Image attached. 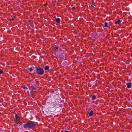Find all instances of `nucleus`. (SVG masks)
Listing matches in <instances>:
<instances>
[{"label": "nucleus", "mask_w": 132, "mask_h": 132, "mask_svg": "<svg viewBox=\"0 0 132 132\" xmlns=\"http://www.w3.org/2000/svg\"><path fill=\"white\" fill-rule=\"evenodd\" d=\"M34 92V90H32L31 92H30V93H31L32 92Z\"/></svg>", "instance_id": "aec40b11"}, {"label": "nucleus", "mask_w": 132, "mask_h": 132, "mask_svg": "<svg viewBox=\"0 0 132 132\" xmlns=\"http://www.w3.org/2000/svg\"><path fill=\"white\" fill-rule=\"evenodd\" d=\"M96 98V96L94 95H93L92 97V99L93 100H95Z\"/></svg>", "instance_id": "4468645a"}, {"label": "nucleus", "mask_w": 132, "mask_h": 132, "mask_svg": "<svg viewBox=\"0 0 132 132\" xmlns=\"http://www.w3.org/2000/svg\"><path fill=\"white\" fill-rule=\"evenodd\" d=\"M12 20H14V19H13V18H12Z\"/></svg>", "instance_id": "4be33fe9"}, {"label": "nucleus", "mask_w": 132, "mask_h": 132, "mask_svg": "<svg viewBox=\"0 0 132 132\" xmlns=\"http://www.w3.org/2000/svg\"><path fill=\"white\" fill-rule=\"evenodd\" d=\"M36 72L38 75H42L44 73V70L40 67L36 68Z\"/></svg>", "instance_id": "f03ea898"}, {"label": "nucleus", "mask_w": 132, "mask_h": 132, "mask_svg": "<svg viewBox=\"0 0 132 132\" xmlns=\"http://www.w3.org/2000/svg\"><path fill=\"white\" fill-rule=\"evenodd\" d=\"M59 57H60V58L61 59H63V57L62 56V55H60V56H59Z\"/></svg>", "instance_id": "dca6fc26"}, {"label": "nucleus", "mask_w": 132, "mask_h": 132, "mask_svg": "<svg viewBox=\"0 0 132 132\" xmlns=\"http://www.w3.org/2000/svg\"><path fill=\"white\" fill-rule=\"evenodd\" d=\"M31 85V87H33V86H34L36 85V84L35 83H32Z\"/></svg>", "instance_id": "2eb2a0df"}, {"label": "nucleus", "mask_w": 132, "mask_h": 132, "mask_svg": "<svg viewBox=\"0 0 132 132\" xmlns=\"http://www.w3.org/2000/svg\"><path fill=\"white\" fill-rule=\"evenodd\" d=\"M72 9H75V7H72Z\"/></svg>", "instance_id": "6ab92c4d"}, {"label": "nucleus", "mask_w": 132, "mask_h": 132, "mask_svg": "<svg viewBox=\"0 0 132 132\" xmlns=\"http://www.w3.org/2000/svg\"><path fill=\"white\" fill-rule=\"evenodd\" d=\"M55 48L56 51L59 52L62 51V49L59 46H55Z\"/></svg>", "instance_id": "7ed1b4c3"}, {"label": "nucleus", "mask_w": 132, "mask_h": 132, "mask_svg": "<svg viewBox=\"0 0 132 132\" xmlns=\"http://www.w3.org/2000/svg\"><path fill=\"white\" fill-rule=\"evenodd\" d=\"M50 68L49 66L48 65H46L45 66L44 69L45 70H48Z\"/></svg>", "instance_id": "0eeeda50"}, {"label": "nucleus", "mask_w": 132, "mask_h": 132, "mask_svg": "<svg viewBox=\"0 0 132 132\" xmlns=\"http://www.w3.org/2000/svg\"><path fill=\"white\" fill-rule=\"evenodd\" d=\"M15 121L16 123L18 124H20L21 123V122L19 120H16Z\"/></svg>", "instance_id": "423d86ee"}, {"label": "nucleus", "mask_w": 132, "mask_h": 132, "mask_svg": "<svg viewBox=\"0 0 132 132\" xmlns=\"http://www.w3.org/2000/svg\"><path fill=\"white\" fill-rule=\"evenodd\" d=\"M93 112L92 111H90V112L88 113L90 117H92L93 116Z\"/></svg>", "instance_id": "1a4fd4ad"}, {"label": "nucleus", "mask_w": 132, "mask_h": 132, "mask_svg": "<svg viewBox=\"0 0 132 132\" xmlns=\"http://www.w3.org/2000/svg\"><path fill=\"white\" fill-rule=\"evenodd\" d=\"M15 118L16 119V120H19L20 119V117L16 114L15 115Z\"/></svg>", "instance_id": "9d476101"}, {"label": "nucleus", "mask_w": 132, "mask_h": 132, "mask_svg": "<svg viewBox=\"0 0 132 132\" xmlns=\"http://www.w3.org/2000/svg\"><path fill=\"white\" fill-rule=\"evenodd\" d=\"M56 21L57 23H59L60 21V19L59 18H57L56 19Z\"/></svg>", "instance_id": "9b49d317"}, {"label": "nucleus", "mask_w": 132, "mask_h": 132, "mask_svg": "<svg viewBox=\"0 0 132 132\" xmlns=\"http://www.w3.org/2000/svg\"><path fill=\"white\" fill-rule=\"evenodd\" d=\"M24 127L26 129H34L35 127V122L31 120L28 121L26 123L23 124Z\"/></svg>", "instance_id": "f257e3e1"}, {"label": "nucleus", "mask_w": 132, "mask_h": 132, "mask_svg": "<svg viewBox=\"0 0 132 132\" xmlns=\"http://www.w3.org/2000/svg\"><path fill=\"white\" fill-rule=\"evenodd\" d=\"M108 23L107 22H105L104 23V25L103 26V27H108L109 26L108 25Z\"/></svg>", "instance_id": "f8f14e48"}, {"label": "nucleus", "mask_w": 132, "mask_h": 132, "mask_svg": "<svg viewBox=\"0 0 132 132\" xmlns=\"http://www.w3.org/2000/svg\"><path fill=\"white\" fill-rule=\"evenodd\" d=\"M51 104L53 106H56L57 105V104L55 102H54L52 103H51Z\"/></svg>", "instance_id": "6e6552de"}, {"label": "nucleus", "mask_w": 132, "mask_h": 132, "mask_svg": "<svg viewBox=\"0 0 132 132\" xmlns=\"http://www.w3.org/2000/svg\"><path fill=\"white\" fill-rule=\"evenodd\" d=\"M29 71L30 72H31L32 71H33L34 70V69L31 67H30L29 68Z\"/></svg>", "instance_id": "ddd939ff"}, {"label": "nucleus", "mask_w": 132, "mask_h": 132, "mask_svg": "<svg viewBox=\"0 0 132 132\" xmlns=\"http://www.w3.org/2000/svg\"><path fill=\"white\" fill-rule=\"evenodd\" d=\"M91 6H92V4Z\"/></svg>", "instance_id": "b1692460"}, {"label": "nucleus", "mask_w": 132, "mask_h": 132, "mask_svg": "<svg viewBox=\"0 0 132 132\" xmlns=\"http://www.w3.org/2000/svg\"><path fill=\"white\" fill-rule=\"evenodd\" d=\"M131 86V82H128L127 84V87L128 88H130Z\"/></svg>", "instance_id": "20e7f679"}, {"label": "nucleus", "mask_w": 132, "mask_h": 132, "mask_svg": "<svg viewBox=\"0 0 132 132\" xmlns=\"http://www.w3.org/2000/svg\"><path fill=\"white\" fill-rule=\"evenodd\" d=\"M65 132H69V131H67V130H65Z\"/></svg>", "instance_id": "412c9836"}, {"label": "nucleus", "mask_w": 132, "mask_h": 132, "mask_svg": "<svg viewBox=\"0 0 132 132\" xmlns=\"http://www.w3.org/2000/svg\"><path fill=\"white\" fill-rule=\"evenodd\" d=\"M24 88L25 89H26L28 88L27 87H24Z\"/></svg>", "instance_id": "a211bd4d"}, {"label": "nucleus", "mask_w": 132, "mask_h": 132, "mask_svg": "<svg viewBox=\"0 0 132 132\" xmlns=\"http://www.w3.org/2000/svg\"><path fill=\"white\" fill-rule=\"evenodd\" d=\"M3 73V71L2 70L0 69V74Z\"/></svg>", "instance_id": "f3484780"}, {"label": "nucleus", "mask_w": 132, "mask_h": 132, "mask_svg": "<svg viewBox=\"0 0 132 132\" xmlns=\"http://www.w3.org/2000/svg\"><path fill=\"white\" fill-rule=\"evenodd\" d=\"M34 92H35V90H34Z\"/></svg>", "instance_id": "5701e85b"}, {"label": "nucleus", "mask_w": 132, "mask_h": 132, "mask_svg": "<svg viewBox=\"0 0 132 132\" xmlns=\"http://www.w3.org/2000/svg\"><path fill=\"white\" fill-rule=\"evenodd\" d=\"M121 23V21L120 20H117L116 22H115L116 24H120Z\"/></svg>", "instance_id": "39448f33"}]
</instances>
